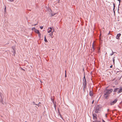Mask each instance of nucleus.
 Segmentation results:
<instances>
[{
  "label": "nucleus",
  "instance_id": "nucleus-1",
  "mask_svg": "<svg viewBox=\"0 0 122 122\" xmlns=\"http://www.w3.org/2000/svg\"><path fill=\"white\" fill-rule=\"evenodd\" d=\"M113 90L112 89H106L104 91L103 96L106 99H107L109 97L110 94L112 92Z\"/></svg>",
  "mask_w": 122,
  "mask_h": 122
},
{
  "label": "nucleus",
  "instance_id": "nucleus-2",
  "mask_svg": "<svg viewBox=\"0 0 122 122\" xmlns=\"http://www.w3.org/2000/svg\"><path fill=\"white\" fill-rule=\"evenodd\" d=\"M83 89L84 90L86 87V86L87 83L85 76H84V77L83 78Z\"/></svg>",
  "mask_w": 122,
  "mask_h": 122
},
{
  "label": "nucleus",
  "instance_id": "nucleus-3",
  "mask_svg": "<svg viewBox=\"0 0 122 122\" xmlns=\"http://www.w3.org/2000/svg\"><path fill=\"white\" fill-rule=\"evenodd\" d=\"M117 99H115L114 101L110 102V105H112L115 104L117 102Z\"/></svg>",
  "mask_w": 122,
  "mask_h": 122
},
{
  "label": "nucleus",
  "instance_id": "nucleus-4",
  "mask_svg": "<svg viewBox=\"0 0 122 122\" xmlns=\"http://www.w3.org/2000/svg\"><path fill=\"white\" fill-rule=\"evenodd\" d=\"M93 117V119L94 120H97V115L95 113H93L92 114Z\"/></svg>",
  "mask_w": 122,
  "mask_h": 122
},
{
  "label": "nucleus",
  "instance_id": "nucleus-5",
  "mask_svg": "<svg viewBox=\"0 0 122 122\" xmlns=\"http://www.w3.org/2000/svg\"><path fill=\"white\" fill-rule=\"evenodd\" d=\"M99 110V107H97L95 110V112L96 113H97L98 112Z\"/></svg>",
  "mask_w": 122,
  "mask_h": 122
},
{
  "label": "nucleus",
  "instance_id": "nucleus-6",
  "mask_svg": "<svg viewBox=\"0 0 122 122\" xmlns=\"http://www.w3.org/2000/svg\"><path fill=\"white\" fill-rule=\"evenodd\" d=\"M93 93L92 91V89L91 90H90L89 92V95L91 97L92 96H93Z\"/></svg>",
  "mask_w": 122,
  "mask_h": 122
},
{
  "label": "nucleus",
  "instance_id": "nucleus-7",
  "mask_svg": "<svg viewBox=\"0 0 122 122\" xmlns=\"http://www.w3.org/2000/svg\"><path fill=\"white\" fill-rule=\"evenodd\" d=\"M122 92V87L121 86L120 87L119 91L117 93H119Z\"/></svg>",
  "mask_w": 122,
  "mask_h": 122
},
{
  "label": "nucleus",
  "instance_id": "nucleus-8",
  "mask_svg": "<svg viewBox=\"0 0 122 122\" xmlns=\"http://www.w3.org/2000/svg\"><path fill=\"white\" fill-rule=\"evenodd\" d=\"M121 35V34L119 33L118 34H117V35L116 37V38L117 39H119V37Z\"/></svg>",
  "mask_w": 122,
  "mask_h": 122
},
{
  "label": "nucleus",
  "instance_id": "nucleus-9",
  "mask_svg": "<svg viewBox=\"0 0 122 122\" xmlns=\"http://www.w3.org/2000/svg\"><path fill=\"white\" fill-rule=\"evenodd\" d=\"M50 30H48L47 32L48 33H50L51 32H52L51 31L52 29L51 27H50L49 28Z\"/></svg>",
  "mask_w": 122,
  "mask_h": 122
},
{
  "label": "nucleus",
  "instance_id": "nucleus-10",
  "mask_svg": "<svg viewBox=\"0 0 122 122\" xmlns=\"http://www.w3.org/2000/svg\"><path fill=\"white\" fill-rule=\"evenodd\" d=\"M119 89V88H114L113 92H116Z\"/></svg>",
  "mask_w": 122,
  "mask_h": 122
},
{
  "label": "nucleus",
  "instance_id": "nucleus-11",
  "mask_svg": "<svg viewBox=\"0 0 122 122\" xmlns=\"http://www.w3.org/2000/svg\"><path fill=\"white\" fill-rule=\"evenodd\" d=\"M92 51H94L95 50V48L94 47V42H93L92 43Z\"/></svg>",
  "mask_w": 122,
  "mask_h": 122
},
{
  "label": "nucleus",
  "instance_id": "nucleus-12",
  "mask_svg": "<svg viewBox=\"0 0 122 122\" xmlns=\"http://www.w3.org/2000/svg\"><path fill=\"white\" fill-rule=\"evenodd\" d=\"M58 112L59 114H58V115H59L62 118V117L61 116V113H60V112L59 111V108L58 109Z\"/></svg>",
  "mask_w": 122,
  "mask_h": 122
},
{
  "label": "nucleus",
  "instance_id": "nucleus-13",
  "mask_svg": "<svg viewBox=\"0 0 122 122\" xmlns=\"http://www.w3.org/2000/svg\"><path fill=\"white\" fill-rule=\"evenodd\" d=\"M44 41L46 42H48L47 40L46 39V36H44Z\"/></svg>",
  "mask_w": 122,
  "mask_h": 122
},
{
  "label": "nucleus",
  "instance_id": "nucleus-14",
  "mask_svg": "<svg viewBox=\"0 0 122 122\" xmlns=\"http://www.w3.org/2000/svg\"><path fill=\"white\" fill-rule=\"evenodd\" d=\"M38 36L40 38H41V34L40 32L38 34Z\"/></svg>",
  "mask_w": 122,
  "mask_h": 122
},
{
  "label": "nucleus",
  "instance_id": "nucleus-15",
  "mask_svg": "<svg viewBox=\"0 0 122 122\" xmlns=\"http://www.w3.org/2000/svg\"><path fill=\"white\" fill-rule=\"evenodd\" d=\"M35 32L36 33H37V34H38V33H39L40 32H39V30H37H37H36L35 31Z\"/></svg>",
  "mask_w": 122,
  "mask_h": 122
},
{
  "label": "nucleus",
  "instance_id": "nucleus-16",
  "mask_svg": "<svg viewBox=\"0 0 122 122\" xmlns=\"http://www.w3.org/2000/svg\"><path fill=\"white\" fill-rule=\"evenodd\" d=\"M112 54H110V55L111 56H112V55H113L115 53V52H113L112 50Z\"/></svg>",
  "mask_w": 122,
  "mask_h": 122
},
{
  "label": "nucleus",
  "instance_id": "nucleus-17",
  "mask_svg": "<svg viewBox=\"0 0 122 122\" xmlns=\"http://www.w3.org/2000/svg\"><path fill=\"white\" fill-rule=\"evenodd\" d=\"M37 29H36L35 27H34L32 28V30H34L35 31Z\"/></svg>",
  "mask_w": 122,
  "mask_h": 122
},
{
  "label": "nucleus",
  "instance_id": "nucleus-18",
  "mask_svg": "<svg viewBox=\"0 0 122 122\" xmlns=\"http://www.w3.org/2000/svg\"><path fill=\"white\" fill-rule=\"evenodd\" d=\"M51 101H52V102H53L54 106L55 105H56V104L54 102V100L53 99H51Z\"/></svg>",
  "mask_w": 122,
  "mask_h": 122
},
{
  "label": "nucleus",
  "instance_id": "nucleus-19",
  "mask_svg": "<svg viewBox=\"0 0 122 122\" xmlns=\"http://www.w3.org/2000/svg\"><path fill=\"white\" fill-rule=\"evenodd\" d=\"M53 31L52 32H51V33H50V34H49V35L51 36L53 35Z\"/></svg>",
  "mask_w": 122,
  "mask_h": 122
},
{
  "label": "nucleus",
  "instance_id": "nucleus-20",
  "mask_svg": "<svg viewBox=\"0 0 122 122\" xmlns=\"http://www.w3.org/2000/svg\"><path fill=\"white\" fill-rule=\"evenodd\" d=\"M115 57H114L113 58V62L114 63V61H115Z\"/></svg>",
  "mask_w": 122,
  "mask_h": 122
},
{
  "label": "nucleus",
  "instance_id": "nucleus-21",
  "mask_svg": "<svg viewBox=\"0 0 122 122\" xmlns=\"http://www.w3.org/2000/svg\"><path fill=\"white\" fill-rule=\"evenodd\" d=\"M93 122H100V121H98L97 120H95V121H93Z\"/></svg>",
  "mask_w": 122,
  "mask_h": 122
},
{
  "label": "nucleus",
  "instance_id": "nucleus-22",
  "mask_svg": "<svg viewBox=\"0 0 122 122\" xmlns=\"http://www.w3.org/2000/svg\"><path fill=\"white\" fill-rule=\"evenodd\" d=\"M113 7H114L113 9H115V5L114 3H113Z\"/></svg>",
  "mask_w": 122,
  "mask_h": 122
},
{
  "label": "nucleus",
  "instance_id": "nucleus-23",
  "mask_svg": "<svg viewBox=\"0 0 122 122\" xmlns=\"http://www.w3.org/2000/svg\"><path fill=\"white\" fill-rule=\"evenodd\" d=\"M98 52L100 53V49L99 48L98 50Z\"/></svg>",
  "mask_w": 122,
  "mask_h": 122
},
{
  "label": "nucleus",
  "instance_id": "nucleus-24",
  "mask_svg": "<svg viewBox=\"0 0 122 122\" xmlns=\"http://www.w3.org/2000/svg\"><path fill=\"white\" fill-rule=\"evenodd\" d=\"M40 27L41 29H42L43 28V26H40Z\"/></svg>",
  "mask_w": 122,
  "mask_h": 122
},
{
  "label": "nucleus",
  "instance_id": "nucleus-25",
  "mask_svg": "<svg viewBox=\"0 0 122 122\" xmlns=\"http://www.w3.org/2000/svg\"><path fill=\"white\" fill-rule=\"evenodd\" d=\"M55 14H53L52 13H51V16H53L54 15H55Z\"/></svg>",
  "mask_w": 122,
  "mask_h": 122
},
{
  "label": "nucleus",
  "instance_id": "nucleus-26",
  "mask_svg": "<svg viewBox=\"0 0 122 122\" xmlns=\"http://www.w3.org/2000/svg\"><path fill=\"white\" fill-rule=\"evenodd\" d=\"M6 11V7L5 6L4 8V11L5 12Z\"/></svg>",
  "mask_w": 122,
  "mask_h": 122
},
{
  "label": "nucleus",
  "instance_id": "nucleus-27",
  "mask_svg": "<svg viewBox=\"0 0 122 122\" xmlns=\"http://www.w3.org/2000/svg\"><path fill=\"white\" fill-rule=\"evenodd\" d=\"M14 0H9V1L12 2L14 1Z\"/></svg>",
  "mask_w": 122,
  "mask_h": 122
},
{
  "label": "nucleus",
  "instance_id": "nucleus-28",
  "mask_svg": "<svg viewBox=\"0 0 122 122\" xmlns=\"http://www.w3.org/2000/svg\"><path fill=\"white\" fill-rule=\"evenodd\" d=\"M20 68H21V69L22 70H23V71H25V70H24V69H23V68H22L21 67H20Z\"/></svg>",
  "mask_w": 122,
  "mask_h": 122
},
{
  "label": "nucleus",
  "instance_id": "nucleus-29",
  "mask_svg": "<svg viewBox=\"0 0 122 122\" xmlns=\"http://www.w3.org/2000/svg\"><path fill=\"white\" fill-rule=\"evenodd\" d=\"M54 106V107L55 109H56V105H55Z\"/></svg>",
  "mask_w": 122,
  "mask_h": 122
},
{
  "label": "nucleus",
  "instance_id": "nucleus-30",
  "mask_svg": "<svg viewBox=\"0 0 122 122\" xmlns=\"http://www.w3.org/2000/svg\"><path fill=\"white\" fill-rule=\"evenodd\" d=\"M117 0L119 1V5H120L121 0Z\"/></svg>",
  "mask_w": 122,
  "mask_h": 122
},
{
  "label": "nucleus",
  "instance_id": "nucleus-31",
  "mask_svg": "<svg viewBox=\"0 0 122 122\" xmlns=\"http://www.w3.org/2000/svg\"><path fill=\"white\" fill-rule=\"evenodd\" d=\"M65 77H66V73H65Z\"/></svg>",
  "mask_w": 122,
  "mask_h": 122
},
{
  "label": "nucleus",
  "instance_id": "nucleus-32",
  "mask_svg": "<svg viewBox=\"0 0 122 122\" xmlns=\"http://www.w3.org/2000/svg\"><path fill=\"white\" fill-rule=\"evenodd\" d=\"M33 105H36V104L35 103V102H33Z\"/></svg>",
  "mask_w": 122,
  "mask_h": 122
},
{
  "label": "nucleus",
  "instance_id": "nucleus-33",
  "mask_svg": "<svg viewBox=\"0 0 122 122\" xmlns=\"http://www.w3.org/2000/svg\"><path fill=\"white\" fill-rule=\"evenodd\" d=\"M112 65L110 66V68H112Z\"/></svg>",
  "mask_w": 122,
  "mask_h": 122
},
{
  "label": "nucleus",
  "instance_id": "nucleus-34",
  "mask_svg": "<svg viewBox=\"0 0 122 122\" xmlns=\"http://www.w3.org/2000/svg\"><path fill=\"white\" fill-rule=\"evenodd\" d=\"M36 105L39 106V104H36Z\"/></svg>",
  "mask_w": 122,
  "mask_h": 122
},
{
  "label": "nucleus",
  "instance_id": "nucleus-35",
  "mask_svg": "<svg viewBox=\"0 0 122 122\" xmlns=\"http://www.w3.org/2000/svg\"><path fill=\"white\" fill-rule=\"evenodd\" d=\"M103 122H106L103 119H102Z\"/></svg>",
  "mask_w": 122,
  "mask_h": 122
},
{
  "label": "nucleus",
  "instance_id": "nucleus-36",
  "mask_svg": "<svg viewBox=\"0 0 122 122\" xmlns=\"http://www.w3.org/2000/svg\"><path fill=\"white\" fill-rule=\"evenodd\" d=\"M94 101L93 100L92 102V104H93L94 103Z\"/></svg>",
  "mask_w": 122,
  "mask_h": 122
},
{
  "label": "nucleus",
  "instance_id": "nucleus-37",
  "mask_svg": "<svg viewBox=\"0 0 122 122\" xmlns=\"http://www.w3.org/2000/svg\"><path fill=\"white\" fill-rule=\"evenodd\" d=\"M107 114H106V115H105V117H107Z\"/></svg>",
  "mask_w": 122,
  "mask_h": 122
},
{
  "label": "nucleus",
  "instance_id": "nucleus-38",
  "mask_svg": "<svg viewBox=\"0 0 122 122\" xmlns=\"http://www.w3.org/2000/svg\"><path fill=\"white\" fill-rule=\"evenodd\" d=\"M110 31L109 32V33L108 34L109 35L110 34Z\"/></svg>",
  "mask_w": 122,
  "mask_h": 122
},
{
  "label": "nucleus",
  "instance_id": "nucleus-39",
  "mask_svg": "<svg viewBox=\"0 0 122 122\" xmlns=\"http://www.w3.org/2000/svg\"><path fill=\"white\" fill-rule=\"evenodd\" d=\"M40 82H41V83H42V82L41 81H40Z\"/></svg>",
  "mask_w": 122,
  "mask_h": 122
},
{
  "label": "nucleus",
  "instance_id": "nucleus-40",
  "mask_svg": "<svg viewBox=\"0 0 122 122\" xmlns=\"http://www.w3.org/2000/svg\"><path fill=\"white\" fill-rule=\"evenodd\" d=\"M109 110V109H107V111H108V112Z\"/></svg>",
  "mask_w": 122,
  "mask_h": 122
},
{
  "label": "nucleus",
  "instance_id": "nucleus-41",
  "mask_svg": "<svg viewBox=\"0 0 122 122\" xmlns=\"http://www.w3.org/2000/svg\"><path fill=\"white\" fill-rule=\"evenodd\" d=\"M37 25V24H35L34 25L35 26V25Z\"/></svg>",
  "mask_w": 122,
  "mask_h": 122
},
{
  "label": "nucleus",
  "instance_id": "nucleus-42",
  "mask_svg": "<svg viewBox=\"0 0 122 122\" xmlns=\"http://www.w3.org/2000/svg\"><path fill=\"white\" fill-rule=\"evenodd\" d=\"M66 70H65V73H66Z\"/></svg>",
  "mask_w": 122,
  "mask_h": 122
},
{
  "label": "nucleus",
  "instance_id": "nucleus-43",
  "mask_svg": "<svg viewBox=\"0 0 122 122\" xmlns=\"http://www.w3.org/2000/svg\"><path fill=\"white\" fill-rule=\"evenodd\" d=\"M25 122H26V121H25Z\"/></svg>",
  "mask_w": 122,
  "mask_h": 122
},
{
  "label": "nucleus",
  "instance_id": "nucleus-44",
  "mask_svg": "<svg viewBox=\"0 0 122 122\" xmlns=\"http://www.w3.org/2000/svg\"><path fill=\"white\" fill-rule=\"evenodd\" d=\"M74 122H75V121Z\"/></svg>",
  "mask_w": 122,
  "mask_h": 122
}]
</instances>
